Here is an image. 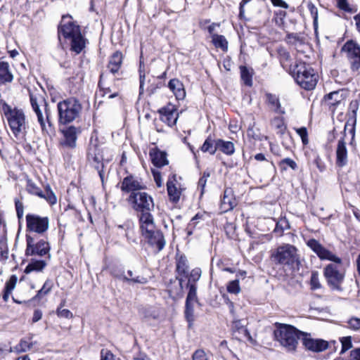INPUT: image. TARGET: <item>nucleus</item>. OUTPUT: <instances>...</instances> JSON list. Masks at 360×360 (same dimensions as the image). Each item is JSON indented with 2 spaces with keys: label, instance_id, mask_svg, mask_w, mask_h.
Wrapping results in <instances>:
<instances>
[{
  "label": "nucleus",
  "instance_id": "nucleus-31",
  "mask_svg": "<svg viewBox=\"0 0 360 360\" xmlns=\"http://www.w3.org/2000/svg\"><path fill=\"white\" fill-rule=\"evenodd\" d=\"M13 76L10 70L9 64L7 62H0V81L3 83L11 82Z\"/></svg>",
  "mask_w": 360,
  "mask_h": 360
},
{
  "label": "nucleus",
  "instance_id": "nucleus-29",
  "mask_svg": "<svg viewBox=\"0 0 360 360\" xmlns=\"http://www.w3.org/2000/svg\"><path fill=\"white\" fill-rule=\"evenodd\" d=\"M17 281V276L15 275H12L9 278V279L6 282L2 295V298L4 300V302H7L8 300L10 295L15 288Z\"/></svg>",
  "mask_w": 360,
  "mask_h": 360
},
{
  "label": "nucleus",
  "instance_id": "nucleus-38",
  "mask_svg": "<svg viewBox=\"0 0 360 360\" xmlns=\"http://www.w3.org/2000/svg\"><path fill=\"white\" fill-rule=\"evenodd\" d=\"M212 41L216 48L221 49L223 51L228 50V41L224 35L212 34Z\"/></svg>",
  "mask_w": 360,
  "mask_h": 360
},
{
  "label": "nucleus",
  "instance_id": "nucleus-57",
  "mask_svg": "<svg viewBox=\"0 0 360 360\" xmlns=\"http://www.w3.org/2000/svg\"><path fill=\"white\" fill-rule=\"evenodd\" d=\"M193 360H208L207 355L202 349L196 350L193 356Z\"/></svg>",
  "mask_w": 360,
  "mask_h": 360
},
{
  "label": "nucleus",
  "instance_id": "nucleus-44",
  "mask_svg": "<svg viewBox=\"0 0 360 360\" xmlns=\"http://www.w3.org/2000/svg\"><path fill=\"white\" fill-rule=\"evenodd\" d=\"M53 288V282L47 280L43 285L42 288L37 292L34 298L41 299L49 294Z\"/></svg>",
  "mask_w": 360,
  "mask_h": 360
},
{
  "label": "nucleus",
  "instance_id": "nucleus-12",
  "mask_svg": "<svg viewBox=\"0 0 360 360\" xmlns=\"http://www.w3.org/2000/svg\"><path fill=\"white\" fill-rule=\"evenodd\" d=\"M340 264H329L324 269V276L330 287L333 290H341V284L344 275L340 272L338 266Z\"/></svg>",
  "mask_w": 360,
  "mask_h": 360
},
{
  "label": "nucleus",
  "instance_id": "nucleus-26",
  "mask_svg": "<svg viewBox=\"0 0 360 360\" xmlns=\"http://www.w3.org/2000/svg\"><path fill=\"white\" fill-rule=\"evenodd\" d=\"M96 146H93L89 148L87 158L89 161L94 165V167L98 170L99 175L102 178L101 172L99 170L100 166L103 167L102 156L99 153H96Z\"/></svg>",
  "mask_w": 360,
  "mask_h": 360
},
{
  "label": "nucleus",
  "instance_id": "nucleus-46",
  "mask_svg": "<svg viewBox=\"0 0 360 360\" xmlns=\"http://www.w3.org/2000/svg\"><path fill=\"white\" fill-rule=\"evenodd\" d=\"M227 291L229 293L237 295L240 292L239 285V279L236 278L233 281L229 282L226 287Z\"/></svg>",
  "mask_w": 360,
  "mask_h": 360
},
{
  "label": "nucleus",
  "instance_id": "nucleus-36",
  "mask_svg": "<svg viewBox=\"0 0 360 360\" xmlns=\"http://www.w3.org/2000/svg\"><path fill=\"white\" fill-rule=\"evenodd\" d=\"M200 149L203 153H209L210 155H214L217 150V140L212 139L210 136H208Z\"/></svg>",
  "mask_w": 360,
  "mask_h": 360
},
{
  "label": "nucleus",
  "instance_id": "nucleus-25",
  "mask_svg": "<svg viewBox=\"0 0 360 360\" xmlns=\"http://www.w3.org/2000/svg\"><path fill=\"white\" fill-rule=\"evenodd\" d=\"M150 156L153 164L157 167H162L168 164L167 153L159 150L150 151Z\"/></svg>",
  "mask_w": 360,
  "mask_h": 360
},
{
  "label": "nucleus",
  "instance_id": "nucleus-14",
  "mask_svg": "<svg viewBox=\"0 0 360 360\" xmlns=\"http://www.w3.org/2000/svg\"><path fill=\"white\" fill-rule=\"evenodd\" d=\"M302 342L305 349L319 353L326 350L329 347V342L323 339L311 338L310 333L304 332L302 338Z\"/></svg>",
  "mask_w": 360,
  "mask_h": 360
},
{
  "label": "nucleus",
  "instance_id": "nucleus-30",
  "mask_svg": "<svg viewBox=\"0 0 360 360\" xmlns=\"http://www.w3.org/2000/svg\"><path fill=\"white\" fill-rule=\"evenodd\" d=\"M167 190L170 201L173 202H179L181 195V191L176 187L174 181L169 179L167 182Z\"/></svg>",
  "mask_w": 360,
  "mask_h": 360
},
{
  "label": "nucleus",
  "instance_id": "nucleus-53",
  "mask_svg": "<svg viewBox=\"0 0 360 360\" xmlns=\"http://www.w3.org/2000/svg\"><path fill=\"white\" fill-rule=\"evenodd\" d=\"M296 132L300 136L302 143L304 145H307L309 143L308 132L307 128L303 127L296 129Z\"/></svg>",
  "mask_w": 360,
  "mask_h": 360
},
{
  "label": "nucleus",
  "instance_id": "nucleus-40",
  "mask_svg": "<svg viewBox=\"0 0 360 360\" xmlns=\"http://www.w3.org/2000/svg\"><path fill=\"white\" fill-rule=\"evenodd\" d=\"M271 125L275 129H276L277 134H279L281 136L284 134L286 130V126L285 125L282 118L275 117L271 121Z\"/></svg>",
  "mask_w": 360,
  "mask_h": 360
},
{
  "label": "nucleus",
  "instance_id": "nucleus-15",
  "mask_svg": "<svg viewBox=\"0 0 360 360\" xmlns=\"http://www.w3.org/2000/svg\"><path fill=\"white\" fill-rule=\"evenodd\" d=\"M121 191L124 193H141L146 188V186L143 184L141 179L134 175H128L124 177L121 184Z\"/></svg>",
  "mask_w": 360,
  "mask_h": 360
},
{
  "label": "nucleus",
  "instance_id": "nucleus-34",
  "mask_svg": "<svg viewBox=\"0 0 360 360\" xmlns=\"http://www.w3.org/2000/svg\"><path fill=\"white\" fill-rule=\"evenodd\" d=\"M266 97L269 105L274 111L281 114L285 113L284 110L281 106L279 99L276 95L269 93L266 94Z\"/></svg>",
  "mask_w": 360,
  "mask_h": 360
},
{
  "label": "nucleus",
  "instance_id": "nucleus-16",
  "mask_svg": "<svg viewBox=\"0 0 360 360\" xmlns=\"http://www.w3.org/2000/svg\"><path fill=\"white\" fill-rule=\"evenodd\" d=\"M79 127L69 126L61 130L63 139L60 145L68 148H75L77 146V136L81 133Z\"/></svg>",
  "mask_w": 360,
  "mask_h": 360
},
{
  "label": "nucleus",
  "instance_id": "nucleus-9",
  "mask_svg": "<svg viewBox=\"0 0 360 360\" xmlns=\"http://www.w3.org/2000/svg\"><path fill=\"white\" fill-rule=\"evenodd\" d=\"M26 243L25 255L27 256L43 257L48 255V257L50 258V245L46 240L38 239L35 235L30 233L26 235Z\"/></svg>",
  "mask_w": 360,
  "mask_h": 360
},
{
  "label": "nucleus",
  "instance_id": "nucleus-18",
  "mask_svg": "<svg viewBox=\"0 0 360 360\" xmlns=\"http://www.w3.org/2000/svg\"><path fill=\"white\" fill-rule=\"evenodd\" d=\"M161 120L169 127L176 124L178 120V113L174 105L171 104L159 110Z\"/></svg>",
  "mask_w": 360,
  "mask_h": 360
},
{
  "label": "nucleus",
  "instance_id": "nucleus-43",
  "mask_svg": "<svg viewBox=\"0 0 360 360\" xmlns=\"http://www.w3.org/2000/svg\"><path fill=\"white\" fill-rule=\"evenodd\" d=\"M26 189L30 194L37 195L39 197L44 196L43 191H41L32 180L27 181Z\"/></svg>",
  "mask_w": 360,
  "mask_h": 360
},
{
  "label": "nucleus",
  "instance_id": "nucleus-8",
  "mask_svg": "<svg viewBox=\"0 0 360 360\" xmlns=\"http://www.w3.org/2000/svg\"><path fill=\"white\" fill-rule=\"evenodd\" d=\"M127 201L139 217L150 214L154 208L153 198L145 191L130 194Z\"/></svg>",
  "mask_w": 360,
  "mask_h": 360
},
{
  "label": "nucleus",
  "instance_id": "nucleus-61",
  "mask_svg": "<svg viewBox=\"0 0 360 360\" xmlns=\"http://www.w3.org/2000/svg\"><path fill=\"white\" fill-rule=\"evenodd\" d=\"M16 214L18 219H21L24 214V207L22 202L20 201L15 200Z\"/></svg>",
  "mask_w": 360,
  "mask_h": 360
},
{
  "label": "nucleus",
  "instance_id": "nucleus-20",
  "mask_svg": "<svg viewBox=\"0 0 360 360\" xmlns=\"http://www.w3.org/2000/svg\"><path fill=\"white\" fill-rule=\"evenodd\" d=\"M140 229L143 237L158 230L155 228L153 217L150 213L139 217Z\"/></svg>",
  "mask_w": 360,
  "mask_h": 360
},
{
  "label": "nucleus",
  "instance_id": "nucleus-49",
  "mask_svg": "<svg viewBox=\"0 0 360 360\" xmlns=\"http://www.w3.org/2000/svg\"><path fill=\"white\" fill-rule=\"evenodd\" d=\"M342 345L340 354H343L352 347V338L350 336L342 337L340 339Z\"/></svg>",
  "mask_w": 360,
  "mask_h": 360
},
{
  "label": "nucleus",
  "instance_id": "nucleus-11",
  "mask_svg": "<svg viewBox=\"0 0 360 360\" xmlns=\"http://www.w3.org/2000/svg\"><path fill=\"white\" fill-rule=\"evenodd\" d=\"M27 230L31 233L43 234L49 226V219L47 217H40L37 214L26 215Z\"/></svg>",
  "mask_w": 360,
  "mask_h": 360
},
{
  "label": "nucleus",
  "instance_id": "nucleus-42",
  "mask_svg": "<svg viewBox=\"0 0 360 360\" xmlns=\"http://www.w3.org/2000/svg\"><path fill=\"white\" fill-rule=\"evenodd\" d=\"M43 195L40 198H44L50 205H55L57 202V198L50 186H46L45 191H43Z\"/></svg>",
  "mask_w": 360,
  "mask_h": 360
},
{
  "label": "nucleus",
  "instance_id": "nucleus-22",
  "mask_svg": "<svg viewBox=\"0 0 360 360\" xmlns=\"http://www.w3.org/2000/svg\"><path fill=\"white\" fill-rule=\"evenodd\" d=\"M123 56L120 51L115 52L109 58L108 69L112 74L119 71L122 64Z\"/></svg>",
  "mask_w": 360,
  "mask_h": 360
},
{
  "label": "nucleus",
  "instance_id": "nucleus-33",
  "mask_svg": "<svg viewBox=\"0 0 360 360\" xmlns=\"http://www.w3.org/2000/svg\"><path fill=\"white\" fill-rule=\"evenodd\" d=\"M240 78L243 83L248 86H252L253 69L246 66H240Z\"/></svg>",
  "mask_w": 360,
  "mask_h": 360
},
{
  "label": "nucleus",
  "instance_id": "nucleus-21",
  "mask_svg": "<svg viewBox=\"0 0 360 360\" xmlns=\"http://www.w3.org/2000/svg\"><path fill=\"white\" fill-rule=\"evenodd\" d=\"M347 96V92L345 89H339L329 93L324 96V99L328 105L335 107L343 101Z\"/></svg>",
  "mask_w": 360,
  "mask_h": 360
},
{
  "label": "nucleus",
  "instance_id": "nucleus-24",
  "mask_svg": "<svg viewBox=\"0 0 360 360\" xmlns=\"http://www.w3.org/2000/svg\"><path fill=\"white\" fill-rule=\"evenodd\" d=\"M236 205V200L233 198L231 191L226 189L224 193L223 198L221 201L220 208L222 212H226L233 209Z\"/></svg>",
  "mask_w": 360,
  "mask_h": 360
},
{
  "label": "nucleus",
  "instance_id": "nucleus-59",
  "mask_svg": "<svg viewBox=\"0 0 360 360\" xmlns=\"http://www.w3.org/2000/svg\"><path fill=\"white\" fill-rule=\"evenodd\" d=\"M313 163L316 166L320 172H323L326 169L325 164L321 160L319 155L316 154L313 160Z\"/></svg>",
  "mask_w": 360,
  "mask_h": 360
},
{
  "label": "nucleus",
  "instance_id": "nucleus-64",
  "mask_svg": "<svg viewBox=\"0 0 360 360\" xmlns=\"http://www.w3.org/2000/svg\"><path fill=\"white\" fill-rule=\"evenodd\" d=\"M350 360H360V348H356L350 352Z\"/></svg>",
  "mask_w": 360,
  "mask_h": 360
},
{
  "label": "nucleus",
  "instance_id": "nucleus-10",
  "mask_svg": "<svg viewBox=\"0 0 360 360\" xmlns=\"http://www.w3.org/2000/svg\"><path fill=\"white\" fill-rule=\"evenodd\" d=\"M342 51L346 53L352 71L360 68V46L354 41H347L342 47Z\"/></svg>",
  "mask_w": 360,
  "mask_h": 360
},
{
  "label": "nucleus",
  "instance_id": "nucleus-54",
  "mask_svg": "<svg viewBox=\"0 0 360 360\" xmlns=\"http://www.w3.org/2000/svg\"><path fill=\"white\" fill-rule=\"evenodd\" d=\"M347 327L354 330L360 329V319L357 317H352L348 320Z\"/></svg>",
  "mask_w": 360,
  "mask_h": 360
},
{
  "label": "nucleus",
  "instance_id": "nucleus-48",
  "mask_svg": "<svg viewBox=\"0 0 360 360\" xmlns=\"http://www.w3.org/2000/svg\"><path fill=\"white\" fill-rule=\"evenodd\" d=\"M193 304V303L186 302V309L184 314L187 321L189 323V326H191V323L194 320Z\"/></svg>",
  "mask_w": 360,
  "mask_h": 360
},
{
  "label": "nucleus",
  "instance_id": "nucleus-60",
  "mask_svg": "<svg viewBox=\"0 0 360 360\" xmlns=\"http://www.w3.org/2000/svg\"><path fill=\"white\" fill-rule=\"evenodd\" d=\"M112 276L122 282H124L125 276L124 271L121 269H114L111 272Z\"/></svg>",
  "mask_w": 360,
  "mask_h": 360
},
{
  "label": "nucleus",
  "instance_id": "nucleus-58",
  "mask_svg": "<svg viewBox=\"0 0 360 360\" xmlns=\"http://www.w3.org/2000/svg\"><path fill=\"white\" fill-rule=\"evenodd\" d=\"M245 328L244 327V325L242 323L241 320H237L233 321V330L235 335L236 333H238L239 334L241 333Z\"/></svg>",
  "mask_w": 360,
  "mask_h": 360
},
{
  "label": "nucleus",
  "instance_id": "nucleus-1",
  "mask_svg": "<svg viewBox=\"0 0 360 360\" xmlns=\"http://www.w3.org/2000/svg\"><path fill=\"white\" fill-rule=\"evenodd\" d=\"M58 37L61 44L62 37L69 40L70 50L77 54L85 48L86 40L81 34L79 26L76 25L70 15H63L58 27Z\"/></svg>",
  "mask_w": 360,
  "mask_h": 360
},
{
  "label": "nucleus",
  "instance_id": "nucleus-39",
  "mask_svg": "<svg viewBox=\"0 0 360 360\" xmlns=\"http://www.w3.org/2000/svg\"><path fill=\"white\" fill-rule=\"evenodd\" d=\"M33 346V342L30 340V339H22L20 340V342L15 345L11 351L20 353V352H25L28 350H30Z\"/></svg>",
  "mask_w": 360,
  "mask_h": 360
},
{
  "label": "nucleus",
  "instance_id": "nucleus-51",
  "mask_svg": "<svg viewBox=\"0 0 360 360\" xmlns=\"http://www.w3.org/2000/svg\"><path fill=\"white\" fill-rule=\"evenodd\" d=\"M201 269L200 268H195V269H193L189 276H188V283H195V282L198 281L200 276H201Z\"/></svg>",
  "mask_w": 360,
  "mask_h": 360
},
{
  "label": "nucleus",
  "instance_id": "nucleus-52",
  "mask_svg": "<svg viewBox=\"0 0 360 360\" xmlns=\"http://www.w3.org/2000/svg\"><path fill=\"white\" fill-rule=\"evenodd\" d=\"M310 285L311 290H317L321 288V283L319 279V274L317 272H313L311 276Z\"/></svg>",
  "mask_w": 360,
  "mask_h": 360
},
{
  "label": "nucleus",
  "instance_id": "nucleus-13",
  "mask_svg": "<svg viewBox=\"0 0 360 360\" xmlns=\"http://www.w3.org/2000/svg\"><path fill=\"white\" fill-rule=\"evenodd\" d=\"M307 245L320 258V259H326L335 263L341 264V259L324 248L317 240L314 238L308 240L307 241Z\"/></svg>",
  "mask_w": 360,
  "mask_h": 360
},
{
  "label": "nucleus",
  "instance_id": "nucleus-4",
  "mask_svg": "<svg viewBox=\"0 0 360 360\" xmlns=\"http://www.w3.org/2000/svg\"><path fill=\"white\" fill-rule=\"evenodd\" d=\"M58 123L68 124L80 118L82 105L75 97H69L57 103Z\"/></svg>",
  "mask_w": 360,
  "mask_h": 360
},
{
  "label": "nucleus",
  "instance_id": "nucleus-2",
  "mask_svg": "<svg viewBox=\"0 0 360 360\" xmlns=\"http://www.w3.org/2000/svg\"><path fill=\"white\" fill-rule=\"evenodd\" d=\"M2 110L15 138L25 136L29 129V122L24 110L17 107L12 108L6 103L2 105Z\"/></svg>",
  "mask_w": 360,
  "mask_h": 360
},
{
  "label": "nucleus",
  "instance_id": "nucleus-47",
  "mask_svg": "<svg viewBox=\"0 0 360 360\" xmlns=\"http://www.w3.org/2000/svg\"><path fill=\"white\" fill-rule=\"evenodd\" d=\"M289 228L290 225L288 221L285 218H282L276 223L274 232L281 235L284 230L288 229Z\"/></svg>",
  "mask_w": 360,
  "mask_h": 360
},
{
  "label": "nucleus",
  "instance_id": "nucleus-55",
  "mask_svg": "<svg viewBox=\"0 0 360 360\" xmlns=\"http://www.w3.org/2000/svg\"><path fill=\"white\" fill-rule=\"evenodd\" d=\"M308 8L310 11L311 15L313 18L314 27L316 29L318 24V10L316 7L312 4H308Z\"/></svg>",
  "mask_w": 360,
  "mask_h": 360
},
{
  "label": "nucleus",
  "instance_id": "nucleus-3",
  "mask_svg": "<svg viewBox=\"0 0 360 360\" xmlns=\"http://www.w3.org/2000/svg\"><path fill=\"white\" fill-rule=\"evenodd\" d=\"M303 333L292 325L276 323L274 337L287 352H295L299 344L298 340H302Z\"/></svg>",
  "mask_w": 360,
  "mask_h": 360
},
{
  "label": "nucleus",
  "instance_id": "nucleus-17",
  "mask_svg": "<svg viewBox=\"0 0 360 360\" xmlns=\"http://www.w3.org/2000/svg\"><path fill=\"white\" fill-rule=\"evenodd\" d=\"M345 129L346 127H345L343 136L340 138L338 141L335 150V164L339 167H344L348 163V151L346 146L347 143L345 141Z\"/></svg>",
  "mask_w": 360,
  "mask_h": 360
},
{
  "label": "nucleus",
  "instance_id": "nucleus-27",
  "mask_svg": "<svg viewBox=\"0 0 360 360\" xmlns=\"http://www.w3.org/2000/svg\"><path fill=\"white\" fill-rule=\"evenodd\" d=\"M124 283L129 285L146 284L148 283V278L143 276L136 275L131 270H128L125 276Z\"/></svg>",
  "mask_w": 360,
  "mask_h": 360
},
{
  "label": "nucleus",
  "instance_id": "nucleus-7",
  "mask_svg": "<svg viewBox=\"0 0 360 360\" xmlns=\"http://www.w3.org/2000/svg\"><path fill=\"white\" fill-rule=\"evenodd\" d=\"M271 260L278 265L292 267L299 264L297 249L290 244H283L271 251Z\"/></svg>",
  "mask_w": 360,
  "mask_h": 360
},
{
  "label": "nucleus",
  "instance_id": "nucleus-41",
  "mask_svg": "<svg viewBox=\"0 0 360 360\" xmlns=\"http://www.w3.org/2000/svg\"><path fill=\"white\" fill-rule=\"evenodd\" d=\"M188 292L186 300V302L193 303L197 302V287L195 283H188Z\"/></svg>",
  "mask_w": 360,
  "mask_h": 360
},
{
  "label": "nucleus",
  "instance_id": "nucleus-56",
  "mask_svg": "<svg viewBox=\"0 0 360 360\" xmlns=\"http://www.w3.org/2000/svg\"><path fill=\"white\" fill-rule=\"evenodd\" d=\"M56 314L60 318L71 319L73 317L72 313L69 309H61V307H58Z\"/></svg>",
  "mask_w": 360,
  "mask_h": 360
},
{
  "label": "nucleus",
  "instance_id": "nucleus-35",
  "mask_svg": "<svg viewBox=\"0 0 360 360\" xmlns=\"http://www.w3.org/2000/svg\"><path fill=\"white\" fill-rule=\"evenodd\" d=\"M46 266V261L43 259L37 260L32 259L31 262L25 267V273L30 274L32 271H41Z\"/></svg>",
  "mask_w": 360,
  "mask_h": 360
},
{
  "label": "nucleus",
  "instance_id": "nucleus-23",
  "mask_svg": "<svg viewBox=\"0 0 360 360\" xmlns=\"http://www.w3.org/2000/svg\"><path fill=\"white\" fill-rule=\"evenodd\" d=\"M168 87L175 95L176 99L182 100L186 96V91L182 82L177 79H172L168 83Z\"/></svg>",
  "mask_w": 360,
  "mask_h": 360
},
{
  "label": "nucleus",
  "instance_id": "nucleus-19",
  "mask_svg": "<svg viewBox=\"0 0 360 360\" xmlns=\"http://www.w3.org/2000/svg\"><path fill=\"white\" fill-rule=\"evenodd\" d=\"M148 242V243L157 249L158 252L161 251L165 246L166 241L163 233L160 230H156L150 234H148L143 237Z\"/></svg>",
  "mask_w": 360,
  "mask_h": 360
},
{
  "label": "nucleus",
  "instance_id": "nucleus-6",
  "mask_svg": "<svg viewBox=\"0 0 360 360\" xmlns=\"http://www.w3.org/2000/svg\"><path fill=\"white\" fill-rule=\"evenodd\" d=\"M290 72L296 82L306 90L314 89L317 84V75L309 65L302 61L291 66Z\"/></svg>",
  "mask_w": 360,
  "mask_h": 360
},
{
  "label": "nucleus",
  "instance_id": "nucleus-37",
  "mask_svg": "<svg viewBox=\"0 0 360 360\" xmlns=\"http://www.w3.org/2000/svg\"><path fill=\"white\" fill-rule=\"evenodd\" d=\"M188 260L184 255L180 256L176 260V271L179 275L188 276Z\"/></svg>",
  "mask_w": 360,
  "mask_h": 360
},
{
  "label": "nucleus",
  "instance_id": "nucleus-28",
  "mask_svg": "<svg viewBox=\"0 0 360 360\" xmlns=\"http://www.w3.org/2000/svg\"><path fill=\"white\" fill-rule=\"evenodd\" d=\"M217 150L227 155H231L235 152L234 144L231 141H224L221 139H217Z\"/></svg>",
  "mask_w": 360,
  "mask_h": 360
},
{
  "label": "nucleus",
  "instance_id": "nucleus-63",
  "mask_svg": "<svg viewBox=\"0 0 360 360\" xmlns=\"http://www.w3.org/2000/svg\"><path fill=\"white\" fill-rule=\"evenodd\" d=\"M125 236L129 242L137 243L136 238L134 237V226L128 229V231L125 232Z\"/></svg>",
  "mask_w": 360,
  "mask_h": 360
},
{
  "label": "nucleus",
  "instance_id": "nucleus-62",
  "mask_svg": "<svg viewBox=\"0 0 360 360\" xmlns=\"http://www.w3.org/2000/svg\"><path fill=\"white\" fill-rule=\"evenodd\" d=\"M209 177L210 173L204 172L202 176L200 178L198 181V186L202 189V193L203 192V189L206 185L207 180Z\"/></svg>",
  "mask_w": 360,
  "mask_h": 360
},
{
  "label": "nucleus",
  "instance_id": "nucleus-32",
  "mask_svg": "<svg viewBox=\"0 0 360 360\" xmlns=\"http://www.w3.org/2000/svg\"><path fill=\"white\" fill-rule=\"evenodd\" d=\"M140 316L146 320L156 319L158 318V312L155 307L151 306L141 307L139 309Z\"/></svg>",
  "mask_w": 360,
  "mask_h": 360
},
{
  "label": "nucleus",
  "instance_id": "nucleus-45",
  "mask_svg": "<svg viewBox=\"0 0 360 360\" xmlns=\"http://www.w3.org/2000/svg\"><path fill=\"white\" fill-rule=\"evenodd\" d=\"M278 55L281 65L283 68L285 67L288 65L287 63L290 58L289 52L283 47H280L278 49Z\"/></svg>",
  "mask_w": 360,
  "mask_h": 360
},
{
  "label": "nucleus",
  "instance_id": "nucleus-50",
  "mask_svg": "<svg viewBox=\"0 0 360 360\" xmlns=\"http://www.w3.org/2000/svg\"><path fill=\"white\" fill-rule=\"evenodd\" d=\"M280 166L284 170L287 169V167H290L292 169L295 170L297 168V163L291 158H286L280 162Z\"/></svg>",
  "mask_w": 360,
  "mask_h": 360
},
{
  "label": "nucleus",
  "instance_id": "nucleus-5",
  "mask_svg": "<svg viewBox=\"0 0 360 360\" xmlns=\"http://www.w3.org/2000/svg\"><path fill=\"white\" fill-rule=\"evenodd\" d=\"M30 101L32 110L36 114L37 121L42 131L49 133L53 131V126L50 120V110L46 101L34 95L29 89Z\"/></svg>",
  "mask_w": 360,
  "mask_h": 360
}]
</instances>
